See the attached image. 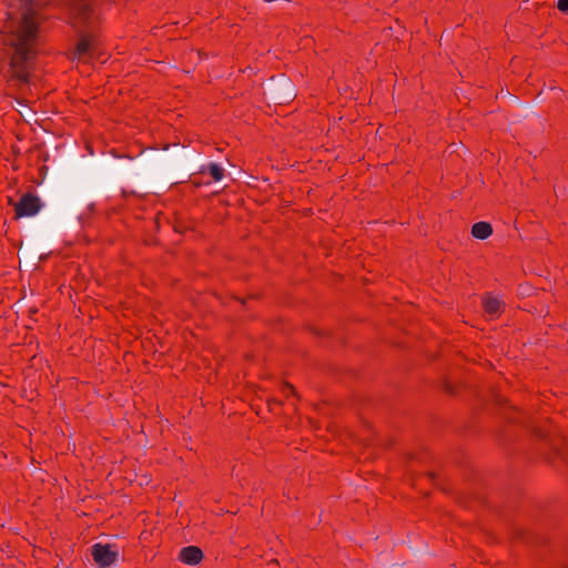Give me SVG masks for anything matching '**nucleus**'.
I'll return each mask as SVG.
<instances>
[{
    "label": "nucleus",
    "mask_w": 568,
    "mask_h": 568,
    "mask_svg": "<svg viewBox=\"0 0 568 568\" xmlns=\"http://www.w3.org/2000/svg\"><path fill=\"white\" fill-rule=\"evenodd\" d=\"M19 1L21 12L8 13L2 27V41L12 75L21 82H28L36 55L38 18L33 0Z\"/></svg>",
    "instance_id": "nucleus-1"
},
{
    "label": "nucleus",
    "mask_w": 568,
    "mask_h": 568,
    "mask_svg": "<svg viewBox=\"0 0 568 568\" xmlns=\"http://www.w3.org/2000/svg\"><path fill=\"white\" fill-rule=\"evenodd\" d=\"M91 555L99 568H108L115 562L119 551L115 546L98 542L91 547Z\"/></svg>",
    "instance_id": "nucleus-2"
},
{
    "label": "nucleus",
    "mask_w": 568,
    "mask_h": 568,
    "mask_svg": "<svg viewBox=\"0 0 568 568\" xmlns=\"http://www.w3.org/2000/svg\"><path fill=\"white\" fill-rule=\"evenodd\" d=\"M40 199L32 194H24L14 203L17 217H31L39 213L41 210Z\"/></svg>",
    "instance_id": "nucleus-3"
},
{
    "label": "nucleus",
    "mask_w": 568,
    "mask_h": 568,
    "mask_svg": "<svg viewBox=\"0 0 568 568\" xmlns=\"http://www.w3.org/2000/svg\"><path fill=\"white\" fill-rule=\"evenodd\" d=\"M95 51V43L91 39H81L79 43L77 44L75 51H74V59L89 61L92 59Z\"/></svg>",
    "instance_id": "nucleus-4"
},
{
    "label": "nucleus",
    "mask_w": 568,
    "mask_h": 568,
    "mask_svg": "<svg viewBox=\"0 0 568 568\" xmlns=\"http://www.w3.org/2000/svg\"><path fill=\"white\" fill-rule=\"evenodd\" d=\"M179 558L183 564L194 566L201 562L203 552L196 546H187L180 550Z\"/></svg>",
    "instance_id": "nucleus-5"
},
{
    "label": "nucleus",
    "mask_w": 568,
    "mask_h": 568,
    "mask_svg": "<svg viewBox=\"0 0 568 568\" xmlns=\"http://www.w3.org/2000/svg\"><path fill=\"white\" fill-rule=\"evenodd\" d=\"M483 304L486 313L491 317L499 315L503 308L501 301L498 297L490 295H487L483 300Z\"/></svg>",
    "instance_id": "nucleus-6"
},
{
    "label": "nucleus",
    "mask_w": 568,
    "mask_h": 568,
    "mask_svg": "<svg viewBox=\"0 0 568 568\" xmlns=\"http://www.w3.org/2000/svg\"><path fill=\"white\" fill-rule=\"evenodd\" d=\"M493 233V227L487 222H477L471 227V234L478 240H486Z\"/></svg>",
    "instance_id": "nucleus-7"
},
{
    "label": "nucleus",
    "mask_w": 568,
    "mask_h": 568,
    "mask_svg": "<svg viewBox=\"0 0 568 568\" xmlns=\"http://www.w3.org/2000/svg\"><path fill=\"white\" fill-rule=\"evenodd\" d=\"M73 10L79 18L87 20L89 16V11L92 10L91 0H74Z\"/></svg>",
    "instance_id": "nucleus-8"
},
{
    "label": "nucleus",
    "mask_w": 568,
    "mask_h": 568,
    "mask_svg": "<svg viewBox=\"0 0 568 568\" xmlns=\"http://www.w3.org/2000/svg\"><path fill=\"white\" fill-rule=\"evenodd\" d=\"M207 172L216 182L221 181L224 178V169L216 163H210L207 166Z\"/></svg>",
    "instance_id": "nucleus-9"
},
{
    "label": "nucleus",
    "mask_w": 568,
    "mask_h": 568,
    "mask_svg": "<svg viewBox=\"0 0 568 568\" xmlns=\"http://www.w3.org/2000/svg\"><path fill=\"white\" fill-rule=\"evenodd\" d=\"M557 8L561 12H568V0H558Z\"/></svg>",
    "instance_id": "nucleus-10"
},
{
    "label": "nucleus",
    "mask_w": 568,
    "mask_h": 568,
    "mask_svg": "<svg viewBox=\"0 0 568 568\" xmlns=\"http://www.w3.org/2000/svg\"><path fill=\"white\" fill-rule=\"evenodd\" d=\"M285 390H290V392H293V388L291 386H285Z\"/></svg>",
    "instance_id": "nucleus-11"
},
{
    "label": "nucleus",
    "mask_w": 568,
    "mask_h": 568,
    "mask_svg": "<svg viewBox=\"0 0 568 568\" xmlns=\"http://www.w3.org/2000/svg\"><path fill=\"white\" fill-rule=\"evenodd\" d=\"M558 568H568V566H567V565H565V564H560V565L558 566Z\"/></svg>",
    "instance_id": "nucleus-12"
}]
</instances>
